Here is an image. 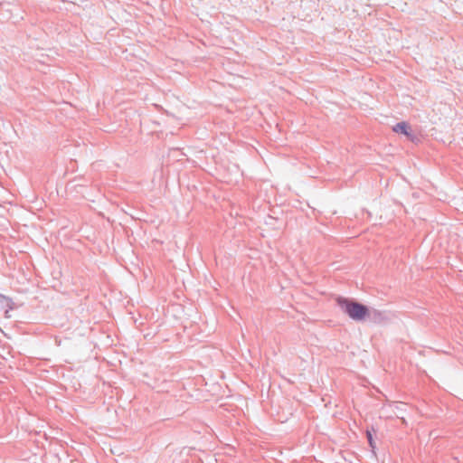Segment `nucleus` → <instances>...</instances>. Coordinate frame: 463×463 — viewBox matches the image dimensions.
Listing matches in <instances>:
<instances>
[{"mask_svg":"<svg viewBox=\"0 0 463 463\" xmlns=\"http://www.w3.org/2000/svg\"><path fill=\"white\" fill-rule=\"evenodd\" d=\"M393 131L403 134L407 137L411 136V128L406 122H400L393 127Z\"/></svg>","mask_w":463,"mask_h":463,"instance_id":"obj_2","label":"nucleus"},{"mask_svg":"<svg viewBox=\"0 0 463 463\" xmlns=\"http://www.w3.org/2000/svg\"><path fill=\"white\" fill-rule=\"evenodd\" d=\"M336 303L341 311L354 321L362 322L370 317L369 307L362 303L345 298H338Z\"/></svg>","mask_w":463,"mask_h":463,"instance_id":"obj_1","label":"nucleus"},{"mask_svg":"<svg viewBox=\"0 0 463 463\" xmlns=\"http://www.w3.org/2000/svg\"><path fill=\"white\" fill-rule=\"evenodd\" d=\"M402 423L406 424V420L404 419H402Z\"/></svg>","mask_w":463,"mask_h":463,"instance_id":"obj_4","label":"nucleus"},{"mask_svg":"<svg viewBox=\"0 0 463 463\" xmlns=\"http://www.w3.org/2000/svg\"><path fill=\"white\" fill-rule=\"evenodd\" d=\"M366 436H367V439H368V442H369L370 447H371L372 449H374V448H375V442H374V440H373V435H372V433H371L369 430H367V431H366Z\"/></svg>","mask_w":463,"mask_h":463,"instance_id":"obj_3","label":"nucleus"}]
</instances>
